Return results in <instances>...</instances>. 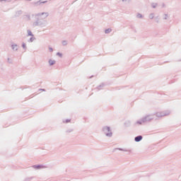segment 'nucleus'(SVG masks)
<instances>
[{
    "label": "nucleus",
    "instance_id": "1",
    "mask_svg": "<svg viewBox=\"0 0 181 181\" xmlns=\"http://www.w3.org/2000/svg\"><path fill=\"white\" fill-rule=\"evenodd\" d=\"M104 132H105V134L107 136L111 135V130L110 129V127H105Z\"/></svg>",
    "mask_w": 181,
    "mask_h": 181
},
{
    "label": "nucleus",
    "instance_id": "2",
    "mask_svg": "<svg viewBox=\"0 0 181 181\" xmlns=\"http://www.w3.org/2000/svg\"><path fill=\"white\" fill-rule=\"evenodd\" d=\"M136 142H139V141H142V136H138L135 137Z\"/></svg>",
    "mask_w": 181,
    "mask_h": 181
},
{
    "label": "nucleus",
    "instance_id": "3",
    "mask_svg": "<svg viewBox=\"0 0 181 181\" xmlns=\"http://www.w3.org/2000/svg\"><path fill=\"white\" fill-rule=\"evenodd\" d=\"M49 63L50 66H53V64H54L56 63V61H54V60H49Z\"/></svg>",
    "mask_w": 181,
    "mask_h": 181
},
{
    "label": "nucleus",
    "instance_id": "4",
    "mask_svg": "<svg viewBox=\"0 0 181 181\" xmlns=\"http://www.w3.org/2000/svg\"><path fill=\"white\" fill-rule=\"evenodd\" d=\"M110 32H111V29H107L105 30V33H110Z\"/></svg>",
    "mask_w": 181,
    "mask_h": 181
},
{
    "label": "nucleus",
    "instance_id": "5",
    "mask_svg": "<svg viewBox=\"0 0 181 181\" xmlns=\"http://www.w3.org/2000/svg\"><path fill=\"white\" fill-rule=\"evenodd\" d=\"M28 35H29V36H32V31L28 30Z\"/></svg>",
    "mask_w": 181,
    "mask_h": 181
},
{
    "label": "nucleus",
    "instance_id": "6",
    "mask_svg": "<svg viewBox=\"0 0 181 181\" xmlns=\"http://www.w3.org/2000/svg\"><path fill=\"white\" fill-rule=\"evenodd\" d=\"M57 55H58L59 57H62V54L57 53Z\"/></svg>",
    "mask_w": 181,
    "mask_h": 181
},
{
    "label": "nucleus",
    "instance_id": "7",
    "mask_svg": "<svg viewBox=\"0 0 181 181\" xmlns=\"http://www.w3.org/2000/svg\"><path fill=\"white\" fill-rule=\"evenodd\" d=\"M37 169H40V165L36 166Z\"/></svg>",
    "mask_w": 181,
    "mask_h": 181
},
{
    "label": "nucleus",
    "instance_id": "8",
    "mask_svg": "<svg viewBox=\"0 0 181 181\" xmlns=\"http://www.w3.org/2000/svg\"><path fill=\"white\" fill-rule=\"evenodd\" d=\"M50 52H53V49L49 48Z\"/></svg>",
    "mask_w": 181,
    "mask_h": 181
},
{
    "label": "nucleus",
    "instance_id": "9",
    "mask_svg": "<svg viewBox=\"0 0 181 181\" xmlns=\"http://www.w3.org/2000/svg\"><path fill=\"white\" fill-rule=\"evenodd\" d=\"M23 47H26V46L25 45V44L23 45Z\"/></svg>",
    "mask_w": 181,
    "mask_h": 181
}]
</instances>
